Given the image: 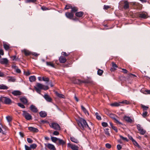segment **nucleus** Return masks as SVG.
Masks as SVG:
<instances>
[{"instance_id":"f257e3e1","label":"nucleus","mask_w":150,"mask_h":150,"mask_svg":"<svg viewBox=\"0 0 150 150\" xmlns=\"http://www.w3.org/2000/svg\"><path fill=\"white\" fill-rule=\"evenodd\" d=\"M77 122L78 125L82 130H84L85 128L87 127L89 128L86 121L84 119L80 118L77 121Z\"/></svg>"},{"instance_id":"f03ea898","label":"nucleus","mask_w":150,"mask_h":150,"mask_svg":"<svg viewBox=\"0 0 150 150\" xmlns=\"http://www.w3.org/2000/svg\"><path fill=\"white\" fill-rule=\"evenodd\" d=\"M0 102L7 105L10 104L12 102L10 98L4 96H1L0 98Z\"/></svg>"},{"instance_id":"7ed1b4c3","label":"nucleus","mask_w":150,"mask_h":150,"mask_svg":"<svg viewBox=\"0 0 150 150\" xmlns=\"http://www.w3.org/2000/svg\"><path fill=\"white\" fill-rule=\"evenodd\" d=\"M49 125L51 128L55 130H59L60 129V127L59 125L57 123L52 122L49 123Z\"/></svg>"},{"instance_id":"20e7f679","label":"nucleus","mask_w":150,"mask_h":150,"mask_svg":"<svg viewBox=\"0 0 150 150\" xmlns=\"http://www.w3.org/2000/svg\"><path fill=\"white\" fill-rule=\"evenodd\" d=\"M22 115L27 120H29L32 119V116L26 111H23Z\"/></svg>"},{"instance_id":"39448f33","label":"nucleus","mask_w":150,"mask_h":150,"mask_svg":"<svg viewBox=\"0 0 150 150\" xmlns=\"http://www.w3.org/2000/svg\"><path fill=\"white\" fill-rule=\"evenodd\" d=\"M36 86V87L40 89H43L46 90L49 89V87L48 86H45L40 83H37Z\"/></svg>"},{"instance_id":"423d86ee","label":"nucleus","mask_w":150,"mask_h":150,"mask_svg":"<svg viewBox=\"0 0 150 150\" xmlns=\"http://www.w3.org/2000/svg\"><path fill=\"white\" fill-rule=\"evenodd\" d=\"M137 128L140 134L142 135H144L146 133V131L139 124H138L137 125Z\"/></svg>"},{"instance_id":"0eeeda50","label":"nucleus","mask_w":150,"mask_h":150,"mask_svg":"<svg viewBox=\"0 0 150 150\" xmlns=\"http://www.w3.org/2000/svg\"><path fill=\"white\" fill-rule=\"evenodd\" d=\"M74 83H75L80 84L82 83H91V82L89 81H81V80L78 79H76L74 81Z\"/></svg>"},{"instance_id":"6e6552de","label":"nucleus","mask_w":150,"mask_h":150,"mask_svg":"<svg viewBox=\"0 0 150 150\" xmlns=\"http://www.w3.org/2000/svg\"><path fill=\"white\" fill-rule=\"evenodd\" d=\"M65 15L67 18L70 19H72L74 16V14L71 12H66Z\"/></svg>"},{"instance_id":"1a4fd4ad","label":"nucleus","mask_w":150,"mask_h":150,"mask_svg":"<svg viewBox=\"0 0 150 150\" xmlns=\"http://www.w3.org/2000/svg\"><path fill=\"white\" fill-rule=\"evenodd\" d=\"M67 146L70 147L72 150H78V147L77 146L73 145L70 143L67 144Z\"/></svg>"},{"instance_id":"9d476101","label":"nucleus","mask_w":150,"mask_h":150,"mask_svg":"<svg viewBox=\"0 0 150 150\" xmlns=\"http://www.w3.org/2000/svg\"><path fill=\"white\" fill-rule=\"evenodd\" d=\"M30 110L33 112L36 113L38 112V110L36 106L33 105H31L30 107Z\"/></svg>"},{"instance_id":"9b49d317","label":"nucleus","mask_w":150,"mask_h":150,"mask_svg":"<svg viewBox=\"0 0 150 150\" xmlns=\"http://www.w3.org/2000/svg\"><path fill=\"white\" fill-rule=\"evenodd\" d=\"M54 61L52 62H46V65L50 67H51L55 68V66L54 64Z\"/></svg>"},{"instance_id":"f8f14e48","label":"nucleus","mask_w":150,"mask_h":150,"mask_svg":"<svg viewBox=\"0 0 150 150\" xmlns=\"http://www.w3.org/2000/svg\"><path fill=\"white\" fill-rule=\"evenodd\" d=\"M123 1L124 4L123 6V8L125 10L128 9L129 8V2L127 1L124 0Z\"/></svg>"},{"instance_id":"ddd939ff","label":"nucleus","mask_w":150,"mask_h":150,"mask_svg":"<svg viewBox=\"0 0 150 150\" xmlns=\"http://www.w3.org/2000/svg\"><path fill=\"white\" fill-rule=\"evenodd\" d=\"M43 97L45 98V100L47 102H51L52 100V98L48 94H45L43 96Z\"/></svg>"},{"instance_id":"4468645a","label":"nucleus","mask_w":150,"mask_h":150,"mask_svg":"<svg viewBox=\"0 0 150 150\" xmlns=\"http://www.w3.org/2000/svg\"><path fill=\"white\" fill-rule=\"evenodd\" d=\"M8 63V60L6 58H2L0 59V63L1 64H7Z\"/></svg>"},{"instance_id":"2eb2a0df","label":"nucleus","mask_w":150,"mask_h":150,"mask_svg":"<svg viewBox=\"0 0 150 150\" xmlns=\"http://www.w3.org/2000/svg\"><path fill=\"white\" fill-rule=\"evenodd\" d=\"M124 119L126 121L128 122L131 123L134 122V121L129 117L125 116L124 117Z\"/></svg>"},{"instance_id":"dca6fc26","label":"nucleus","mask_w":150,"mask_h":150,"mask_svg":"<svg viewBox=\"0 0 150 150\" xmlns=\"http://www.w3.org/2000/svg\"><path fill=\"white\" fill-rule=\"evenodd\" d=\"M59 62L61 63H65L67 61L66 58L63 56H61L59 59Z\"/></svg>"},{"instance_id":"f3484780","label":"nucleus","mask_w":150,"mask_h":150,"mask_svg":"<svg viewBox=\"0 0 150 150\" xmlns=\"http://www.w3.org/2000/svg\"><path fill=\"white\" fill-rule=\"evenodd\" d=\"M28 129L30 132H33L37 133L39 131L37 128L33 127H28Z\"/></svg>"},{"instance_id":"a211bd4d","label":"nucleus","mask_w":150,"mask_h":150,"mask_svg":"<svg viewBox=\"0 0 150 150\" xmlns=\"http://www.w3.org/2000/svg\"><path fill=\"white\" fill-rule=\"evenodd\" d=\"M14 96H20L21 95L22 93L19 91H14L11 93Z\"/></svg>"},{"instance_id":"6ab92c4d","label":"nucleus","mask_w":150,"mask_h":150,"mask_svg":"<svg viewBox=\"0 0 150 150\" xmlns=\"http://www.w3.org/2000/svg\"><path fill=\"white\" fill-rule=\"evenodd\" d=\"M109 116L111 118L115 120L116 121V123H118L119 124H122V123L121 122H119L117 119H116V118H115V114L112 113H111Z\"/></svg>"},{"instance_id":"aec40b11","label":"nucleus","mask_w":150,"mask_h":150,"mask_svg":"<svg viewBox=\"0 0 150 150\" xmlns=\"http://www.w3.org/2000/svg\"><path fill=\"white\" fill-rule=\"evenodd\" d=\"M46 146L50 149L52 150H55L56 149L54 146L50 144H48Z\"/></svg>"},{"instance_id":"412c9836","label":"nucleus","mask_w":150,"mask_h":150,"mask_svg":"<svg viewBox=\"0 0 150 150\" xmlns=\"http://www.w3.org/2000/svg\"><path fill=\"white\" fill-rule=\"evenodd\" d=\"M84 13L82 11L77 12L75 13V15L77 17L81 18L84 15Z\"/></svg>"},{"instance_id":"4be33fe9","label":"nucleus","mask_w":150,"mask_h":150,"mask_svg":"<svg viewBox=\"0 0 150 150\" xmlns=\"http://www.w3.org/2000/svg\"><path fill=\"white\" fill-rule=\"evenodd\" d=\"M147 14L146 13H140L139 15V17L143 18H147Z\"/></svg>"},{"instance_id":"5701e85b","label":"nucleus","mask_w":150,"mask_h":150,"mask_svg":"<svg viewBox=\"0 0 150 150\" xmlns=\"http://www.w3.org/2000/svg\"><path fill=\"white\" fill-rule=\"evenodd\" d=\"M112 66L111 68V71H114L116 69V68L117 67V65L113 62H112Z\"/></svg>"},{"instance_id":"b1692460","label":"nucleus","mask_w":150,"mask_h":150,"mask_svg":"<svg viewBox=\"0 0 150 150\" xmlns=\"http://www.w3.org/2000/svg\"><path fill=\"white\" fill-rule=\"evenodd\" d=\"M20 100L22 102L25 104H27L28 103V100L27 98L25 97H23L21 98H20Z\"/></svg>"},{"instance_id":"393cba45","label":"nucleus","mask_w":150,"mask_h":150,"mask_svg":"<svg viewBox=\"0 0 150 150\" xmlns=\"http://www.w3.org/2000/svg\"><path fill=\"white\" fill-rule=\"evenodd\" d=\"M22 52L26 56H28L31 54V53L28 50L24 49L22 50Z\"/></svg>"},{"instance_id":"a878e982","label":"nucleus","mask_w":150,"mask_h":150,"mask_svg":"<svg viewBox=\"0 0 150 150\" xmlns=\"http://www.w3.org/2000/svg\"><path fill=\"white\" fill-rule=\"evenodd\" d=\"M110 105L112 106L118 107L120 106H121V103H120V102L118 103L115 102L111 104Z\"/></svg>"},{"instance_id":"bb28decb","label":"nucleus","mask_w":150,"mask_h":150,"mask_svg":"<svg viewBox=\"0 0 150 150\" xmlns=\"http://www.w3.org/2000/svg\"><path fill=\"white\" fill-rule=\"evenodd\" d=\"M40 116L42 117H45L47 115V113L43 111H41L39 112Z\"/></svg>"},{"instance_id":"cd10ccee","label":"nucleus","mask_w":150,"mask_h":150,"mask_svg":"<svg viewBox=\"0 0 150 150\" xmlns=\"http://www.w3.org/2000/svg\"><path fill=\"white\" fill-rule=\"evenodd\" d=\"M81 108L82 110L83 111L85 114L86 115L87 114L88 115L89 113L86 108L83 105H81Z\"/></svg>"},{"instance_id":"c85d7f7f","label":"nucleus","mask_w":150,"mask_h":150,"mask_svg":"<svg viewBox=\"0 0 150 150\" xmlns=\"http://www.w3.org/2000/svg\"><path fill=\"white\" fill-rule=\"evenodd\" d=\"M70 139L72 142L76 143H78L79 142L78 140L74 137H70Z\"/></svg>"},{"instance_id":"c756f323","label":"nucleus","mask_w":150,"mask_h":150,"mask_svg":"<svg viewBox=\"0 0 150 150\" xmlns=\"http://www.w3.org/2000/svg\"><path fill=\"white\" fill-rule=\"evenodd\" d=\"M58 141L60 145L63 146L66 144V142L62 139H59Z\"/></svg>"},{"instance_id":"7c9ffc66","label":"nucleus","mask_w":150,"mask_h":150,"mask_svg":"<svg viewBox=\"0 0 150 150\" xmlns=\"http://www.w3.org/2000/svg\"><path fill=\"white\" fill-rule=\"evenodd\" d=\"M56 95L58 97L61 98H64L65 96L64 95L62 94H61L59 93L58 92L56 91L55 92Z\"/></svg>"},{"instance_id":"2f4dec72","label":"nucleus","mask_w":150,"mask_h":150,"mask_svg":"<svg viewBox=\"0 0 150 150\" xmlns=\"http://www.w3.org/2000/svg\"><path fill=\"white\" fill-rule=\"evenodd\" d=\"M29 79V80L31 82H33L36 80V78L35 76H30Z\"/></svg>"},{"instance_id":"473e14b6","label":"nucleus","mask_w":150,"mask_h":150,"mask_svg":"<svg viewBox=\"0 0 150 150\" xmlns=\"http://www.w3.org/2000/svg\"><path fill=\"white\" fill-rule=\"evenodd\" d=\"M8 88V87L4 85H0V89H7Z\"/></svg>"},{"instance_id":"72a5a7b5","label":"nucleus","mask_w":150,"mask_h":150,"mask_svg":"<svg viewBox=\"0 0 150 150\" xmlns=\"http://www.w3.org/2000/svg\"><path fill=\"white\" fill-rule=\"evenodd\" d=\"M71 9V12L73 13L77 11L78 10V8L76 7H72Z\"/></svg>"},{"instance_id":"f704fd0d","label":"nucleus","mask_w":150,"mask_h":150,"mask_svg":"<svg viewBox=\"0 0 150 150\" xmlns=\"http://www.w3.org/2000/svg\"><path fill=\"white\" fill-rule=\"evenodd\" d=\"M103 72V71L100 69H99L97 71V74L99 76H101L102 75Z\"/></svg>"},{"instance_id":"c9c22d12","label":"nucleus","mask_w":150,"mask_h":150,"mask_svg":"<svg viewBox=\"0 0 150 150\" xmlns=\"http://www.w3.org/2000/svg\"><path fill=\"white\" fill-rule=\"evenodd\" d=\"M141 106L142 108H143V111L146 110L149 108L148 107L142 104L141 105Z\"/></svg>"},{"instance_id":"e433bc0d","label":"nucleus","mask_w":150,"mask_h":150,"mask_svg":"<svg viewBox=\"0 0 150 150\" xmlns=\"http://www.w3.org/2000/svg\"><path fill=\"white\" fill-rule=\"evenodd\" d=\"M62 54L63 56L67 57L70 55V53L69 52L66 53L65 52H63L62 53Z\"/></svg>"},{"instance_id":"4c0bfd02","label":"nucleus","mask_w":150,"mask_h":150,"mask_svg":"<svg viewBox=\"0 0 150 150\" xmlns=\"http://www.w3.org/2000/svg\"><path fill=\"white\" fill-rule=\"evenodd\" d=\"M109 130L108 128H106L104 129L105 133V134L107 135L108 136H110V134L109 132L108 131Z\"/></svg>"},{"instance_id":"58836bf2","label":"nucleus","mask_w":150,"mask_h":150,"mask_svg":"<svg viewBox=\"0 0 150 150\" xmlns=\"http://www.w3.org/2000/svg\"><path fill=\"white\" fill-rule=\"evenodd\" d=\"M58 138L55 137H51V139L52 141L54 142H56L57 141H58Z\"/></svg>"},{"instance_id":"ea45409f","label":"nucleus","mask_w":150,"mask_h":150,"mask_svg":"<svg viewBox=\"0 0 150 150\" xmlns=\"http://www.w3.org/2000/svg\"><path fill=\"white\" fill-rule=\"evenodd\" d=\"M3 45L4 48L5 50H8L9 49V47L8 45L6 43H4L3 44Z\"/></svg>"},{"instance_id":"a19ab883","label":"nucleus","mask_w":150,"mask_h":150,"mask_svg":"<svg viewBox=\"0 0 150 150\" xmlns=\"http://www.w3.org/2000/svg\"><path fill=\"white\" fill-rule=\"evenodd\" d=\"M72 6L70 4H67L64 8V9L66 10L70 8H71Z\"/></svg>"},{"instance_id":"79ce46f5","label":"nucleus","mask_w":150,"mask_h":150,"mask_svg":"<svg viewBox=\"0 0 150 150\" xmlns=\"http://www.w3.org/2000/svg\"><path fill=\"white\" fill-rule=\"evenodd\" d=\"M95 115H96V118L98 120H101V117L100 116V115H99V114L98 112H96L95 114Z\"/></svg>"},{"instance_id":"37998d69","label":"nucleus","mask_w":150,"mask_h":150,"mask_svg":"<svg viewBox=\"0 0 150 150\" xmlns=\"http://www.w3.org/2000/svg\"><path fill=\"white\" fill-rule=\"evenodd\" d=\"M37 146V145L35 144H33L30 145V147L31 149H35Z\"/></svg>"},{"instance_id":"c03bdc74","label":"nucleus","mask_w":150,"mask_h":150,"mask_svg":"<svg viewBox=\"0 0 150 150\" xmlns=\"http://www.w3.org/2000/svg\"><path fill=\"white\" fill-rule=\"evenodd\" d=\"M132 142L133 143V144H134V145L138 147H139V144L134 139L133 140H132Z\"/></svg>"},{"instance_id":"a18cd8bd","label":"nucleus","mask_w":150,"mask_h":150,"mask_svg":"<svg viewBox=\"0 0 150 150\" xmlns=\"http://www.w3.org/2000/svg\"><path fill=\"white\" fill-rule=\"evenodd\" d=\"M34 88L35 89L36 92L39 93V94H40L41 93V90L40 89L38 88L36 86L34 87Z\"/></svg>"},{"instance_id":"49530a36","label":"nucleus","mask_w":150,"mask_h":150,"mask_svg":"<svg viewBox=\"0 0 150 150\" xmlns=\"http://www.w3.org/2000/svg\"><path fill=\"white\" fill-rule=\"evenodd\" d=\"M6 120L8 122H10L12 120V118L11 117L8 116L6 117Z\"/></svg>"},{"instance_id":"de8ad7c7","label":"nucleus","mask_w":150,"mask_h":150,"mask_svg":"<svg viewBox=\"0 0 150 150\" xmlns=\"http://www.w3.org/2000/svg\"><path fill=\"white\" fill-rule=\"evenodd\" d=\"M120 103H121V104L122 103H125L127 104H129L130 103V102L127 100L122 101V102H120Z\"/></svg>"},{"instance_id":"09e8293b","label":"nucleus","mask_w":150,"mask_h":150,"mask_svg":"<svg viewBox=\"0 0 150 150\" xmlns=\"http://www.w3.org/2000/svg\"><path fill=\"white\" fill-rule=\"evenodd\" d=\"M17 104L19 106L22 108H25V106L21 103H18Z\"/></svg>"},{"instance_id":"8fccbe9b","label":"nucleus","mask_w":150,"mask_h":150,"mask_svg":"<svg viewBox=\"0 0 150 150\" xmlns=\"http://www.w3.org/2000/svg\"><path fill=\"white\" fill-rule=\"evenodd\" d=\"M119 136L123 140H124L126 142H128V140L127 139L126 137H123L121 135H120Z\"/></svg>"},{"instance_id":"3c124183","label":"nucleus","mask_w":150,"mask_h":150,"mask_svg":"<svg viewBox=\"0 0 150 150\" xmlns=\"http://www.w3.org/2000/svg\"><path fill=\"white\" fill-rule=\"evenodd\" d=\"M42 80L48 82L49 81V79L48 77H42Z\"/></svg>"},{"instance_id":"603ef678","label":"nucleus","mask_w":150,"mask_h":150,"mask_svg":"<svg viewBox=\"0 0 150 150\" xmlns=\"http://www.w3.org/2000/svg\"><path fill=\"white\" fill-rule=\"evenodd\" d=\"M9 78V80L10 81H15V79L14 78H13L11 76H9L8 77Z\"/></svg>"},{"instance_id":"864d4df0","label":"nucleus","mask_w":150,"mask_h":150,"mask_svg":"<svg viewBox=\"0 0 150 150\" xmlns=\"http://www.w3.org/2000/svg\"><path fill=\"white\" fill-rule=\"evenodd\" d=\"M148 112L146 111H144L142 114V116L144 117H145L147 114Z\"/></svg>"},{"instance_id":"5fc2aeb1","label":"nucleus","mask_w":150,"mask_h":150,"mask_svg":"<svg viewBox=\"0 0 150 150\" xmlns=\"http://www.w3.org/2000/svg\"><path fill=\"white\" fill-rule=\"evenodd\" d=\"M102 125L103 127H107L108 126V124L107 122H103L102 123Z\"/></svg>"},{"instance_id":"6e6d98bb","label":"nucleus","mask_w":150,"mask_h":150,"mask_svg":"<svg viewBox=\"0 0 150 150\" xmlns=\"http://www.w3.org/2000/svg\"><path fill=\"white\" fill-rule=\"evenodd\" d=\"M27 141L29 143H32L33 142V140L30 138H27Z\"/></svg>"},{"instance_id":"4d7b16f0","label":"nucleus","mask_w":150,"mask_h":150,"mask_svg":"<svg viewBox=\"0 0 150 150\" xmlns=\"http://www.w3.org/2000/svg\"><path fill=\"white\" fill-rule=\"evenodd\" d=\"M106 147L108 149H110L111 147V145L107 143L105 144Z\"/></svg>"},{"instance_id":"13d9d810","label":"nucleus","mask_w":150,"mask_h":150,"mask_svg":"<svg viewBox=\"0 0 150 150\" xmlns=\"http://www.w3.org/2000/svg\"><path fill=\"white\" fill-rule=\"evenodd\" d=\"M25 150H31L30 147H29L26 145H25Z\"/></svg>"},{"instance_id":"bf43d9fd","label":"nucleus","mask_w":150,"mask_h":150,"mask_svg":"<svg viewBox=\"0 0 150 150\" xmlns=\"http://www.w3.org/2000/svg\"><path fill=\"white\" fill-rule=\"evenodd\" d=\"M112 129L114 130L116 132H118L117 129L116 127L113 126L111 127Z\"/></svg>"},{"instance_id":"052dcab7","label":"nucleus","mask_w":150,"mask_h":150,"mask_svg":"<svg viewBox=\"0 0 150 150\" xmlns=\"http://www.w3.org/2000/svg\"><path fill=\"white\" fill-rule=\"evenodd\" d=\"M37 0H27V3L32 2L34 3Z\"/></svg>"},{"instance_id":"680f3d73","label":"nucleus","mask_w":150,"mask_h":150,"mask_svg":"<svg viewBox=\"0 0 150 150\" xmlns=\"http://www.w3.org/2000/svg\"><path fill=\"white\" fill-rule=\"evenodd\" d=\"M117 147L118 150H121L122 148V146L120 144L117 145Z\"/></svg>"},{"instance_id":"e2e57ef3","label":"nucleus","mask_w":150,"mask_h":150,"mask_svg":"<svg viewBox=\"0 0 150 150\" xmlns=\"http://www.w3.org/2000/svg\"><path fill=\"white\" fill-rule=\"evenodd\" d=\"M59 134V133L57 131H54L53 133V134L55 135H58Z\"/></svg>"},{"instance_id":"0e129e2a","label":"nucleus","mask_w":150,"mask_h":150,"mask_svg":"<svg viewBox=\"0 0 150 150\" xmlns=\"http://www.w3.org/2000/svg\"><path fill=\"white\" fill-rule=\"evenodd\" d=\"M41 9L43 11H45L48 10V8L45 6H43L41 7Z\"/></svg>"},{"instance_id":"69168bd1","label":"nucleus","mask_w":150,"mask_h":150,"mask_svg":"<svg viewBox=\"0 0 150 150\" xmlns=\"http://www.w3.org/2000/svg\"><path fill=\"white\" fill-rule=\"evenodd\" d=\"M122 69V72L125 74H127L128 72V71L125 69Z\"/></svg>"},{"instance_id":"338daca9","label":"nucleus","mask_w":150,"mask_h":150,"mask_svg":"<svg viewBox=\"0 0 150 150\" xmlns=\"http://www.w3.org/2000/svg\"><path fill=\"white\" fill-rule=\"evenodd\" d=\"M5 76L4 73L0 71V77H3Z\"/></svg>"},{"instance_id":"774afa93","label":"nucleus","mask_w":150,"mask_h":150,"mask_svg":"<svg viewBox=\"0 0 150 150\" xmlns=\"http://www.w3.org/2000/svg\"><path fill=\"white\" fill-rule=\"evenodd\" d=\"M105 110L106 111V114L108 116H109L110 114L111 113L110 111L107 109H106Z\"/></svg>"}]
</instances>
